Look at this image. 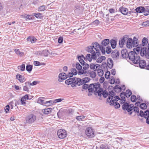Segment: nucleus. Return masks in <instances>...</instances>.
Wrapping results in <instances>:
<instances>
[{"instance_id": "obj_40", "label": "nucleus", "mask_w": 149, "mask_h": 149, "mask_svg": "<svg viewBox=\"0 0 149 149\" xmlns=\"http://www.w3.org/2000/svg\"><path fill=\"white\" fill-rule=\"evenodd\" d=\"M132 94V93L131 91L130 90H127L126 91L125 93V95L126 96V97L128 98Z\"/></svg>"}, {"instance_id": "obj_5", "label": "nucleus", "mask_w": 149, "mask_h": 149, "mask_svg": "<svg viewBox=\"0 0 149 149\" xmlns=\"http://www.w3.org/2000/svg\"><path fill=\"white\" fill-rule=\"evenodd\" d=\"M100 86V84L99 83L92 84L89 86L88 90L89 92L94 91V94H97V92L99 90Z\"/></svg>"}, {"instance_id": "obj_2", "label": "nucleus", "mask_w": 149, "mask_h": 149, "mask_svg": "<svg viewBox=\"0 0 149 149\" xmlns=\"http://www.w3.org/2000/svg\"><path fill=\"white\" fill-rule=\"evenodd\" d=\"M126 42L127 47L129 48H131L132 47H136L138 46V40L135 36L134 37L133 39L131 38H127Z\"/></svg>"}, {"instance_id": "obj_60", "label": "nucleus", "mask_w": 149, "mask_h": 149, "mask_svg": "<svg viewBox=\"0 0 149 149\" xmlns=\"http://www.w3.org/2000/svg\"><path fill=\"white\" fill-rule=\"evenodd\" d=\"M9 109L10 107L8 105H7L5 107L4 109L6 113H7L8 111H9Z\"/></svg>"}, {"instance_id": "obj_34", "label": "nucleus", "mask_w": 149, "mask_h": 149, "mask_svg": "<svg viewBox=\"0 0 149 149\" xmlns=\"http://www.w3.org/2000/svg\"><path fill=\"white\" fill-rule=\"evenodd\" d=\"M97 74L100 77L102 76L104 74L103 71L101 69H98L97 70Z\"/></svg>"}, {"instance_id": "obj_42", "label": "nucleus", "mask_w": 149, "mask_h": 149, "mask_svg": "<svg viewBox=\"0 0 149 149\" xmlns=\"http://www.w3.org/2000/svg\"><path fill=\"white\" fill-rule=\"evenodd\" d=\"M38 82L37 81H34L32 83H29V82H26L25 83V84L28 85V86H30V85L33 86L36 85L37 84Z\"/></svg>"}, {"instance_id": "obj_12", "label": "nucleus", "mask_w": 149, "mask_h": 149, "mask_svg": "<svg viewBox=\"0 0 149 149\" xmlns=\"http://www.w3.org/2000/svg\"><path fill=\"white\" fill-rule=\"evenodd\" d=\"M66 74L64 72L60 73L58 76V81L59 82H62L64 80L66 79L67 78Z\"/></svg>"}, {"instance_id": "obj_21", "label": "nucleus", "mask_w": 149, "mask_h": 149, "mask_svg": "<svg viewBox=\"0 0 149 149\" xmlns=\"http://www.w3.org/2000/svg\"><path fill=\"white\" fill-rule=\"evenodd\" d=\"M119 11L123 15H126L128 14V9L123 7H121L119 8Z\"/></svg>"}, {"instance_id": "obj_39", "label": "nucleus", "mask_w": 149, "mask_h": 149, "mask_svg": "<svg viewBox=\"0 0 149 149\" xmlns=\"http://www.w3.org/2000/svg\"><path fill=\"white\" fill-rule=\"evenodd\" d=\"M140 54L142 56H143L145 55L147 57V53L146 50V49H144V48L141 49L140 51Z\"/></svg>"}, {"instance_id": "obj_36", "label": "nucleus", "mask_w": 149, "mask_h": 149, "mask_svg": "<svg viewBox=\"0 0 149 149\" xmlns=\"http://www.w3.org/2000/svg\"><path fill=\"white\" fill-rule=\"evenodd\" d=\"M33 16H35L37 18L41 19L42 18V14L40 13H33Z\"/></svg>"}, {"instance_id": "obj_7", "label": "nucleus", "mask_w": 149, "mask_h": 149, "mask_svg": "<svg viewBox=\"0 0 149 149\" xmlns=\"http://www.w3.org/2000/svg\"><path fill=\"white\" fill-rule=\"evenodd\" d=\"M115 93L113 91L109 92V97L107 99V102H109L111 100H115L116 99H118L119 100L120 99L119 97L118 96H115Z\"/></svg>"}, {"instance_id": "obj_20", "label": "nucleus", "mask_w": 149, "mask_h": 149, "mask_svg": "<svg viewBox=\"0 0 149 149\" xmlns=\"http://www.w3.org/2000/svg\"><path fill=\"white\" fill-rule=\"evenodd\" d=\"M140 56L137 54L134 57L132 61V62L134 64H138L139 62L140 61Z\"/></svg>"}, {"instance_id": "obj_17", "label": "nucleus", "mask_w": 149, "mask_h": 149, "mask_svg": "<svg viewBox=\"0 0 149 149\" xmlns=\"http://www.w3.org/2000/svg\"><path fill=\"white\" fill-rule=\"evenodd\" d=\"M121 56L123 58H128L129 53L126 49H123L121 52Z\"/></svg>"}, {"instance_id": "obj_11", "label": "nucleus", "mask_w": 149, "mask_h": 149, "mask_svg": "<svg viewBox=\"0 0 149 149\" xmlns=\"http://www.w3.org/2000/svg\"><path fill=\"white\" fill-rule=\"evenodd\" d=\"M90 80V79L88 77H85L83 78L82 79L80 78H78L79 86L82 85L84 83L88 82Z\"/></svg>"}, {"instance_id": "obj_16", "label": "nucleus", "mask_w": 149, "mask_h": 149, "mask_svg": "<svg viewBox=\"0 0 149 149\" xmlns=\"http://www.w3.org/2000/svg\"><path fill=\"white\" fill-rule=\"evenodd\" d=\"M119 56V52L118 50H115L112 51L111 53V56L114 59H117Z\"/></svg>"}, {"instance_id": "obj_8", "label": "nucleus", "mask_w": 149, "mask_h": 149, "mask_svg": "<svg viewBox=\"0 0 149 149\" xmlns=\"http://www.w3.org/2000/svg\"><path fill=\"white\" fill-rule=\"evenodd\" d=\"M57 135L59 138L63 139L66 136L67 133L64 130L60 129L57 132Z\"/></svg>"}, {"instance_id": "obj_25", "label": "nucleus", "mask_w": 149, "mask_h": 149, "mask_svg": "<svg viewBox=\"0 0 149 149\" xmlns=\"http://www.w3.org/2000/svg\"><path fill=\"white\" fill-rule=\"evenodd\" d=\"M108 68H112L113 66V62L111 58H109L107 60V63Z\"/></svg>"}, {"instance_id": "obj_55", "label": "nucleus", "mask_w": 149, "mask_h": 149, "mask_svg": "<svg viewBox=\"0 0 149 149\" xmlns=\"http://www.w3.org/2000/svg\"><path fill=\"white\" fill-rule=\"evenodd\" d=\"M149 111L147 110L146 111L144 112V117L145 118H146L147 117H148V116H149Z\"/></svg>"}, {"instance_id": "obj_56", "label": "nucleus", "mask_w": 149, "mask_h": 149, "mask_svg": "<svg viewBox=\"0 0 149 149\" xmlns=\"http://www.w3.org/2000/svg\"><path fill=\"white\" fill-rule=\"evenodd\" d=\"M109 81L111 84H114L115 82L114 77H112Z\"/></svg>"}, {"instance_id": "obj_51", "label": "nucleus", "mask_w": 149, "mask_h": 149, "mask_svg": "<svg viewBox=\"0 0 149 149\" xmlns=\"http://www.w3.org/2000/svg\"><path fill=\"white\" fill-rule=\"evenodd\" d=\"M142 26H149V21L147 20L143 22Z\"/></svg>"}, {"instance_id": "obj_24", "label": "nucleus", "mask_w": 149, "mask_h": 149, "mask_svg": "<svg viewBox=\"0 0 149 149\" xmlns=\"http://www.w3.org/2000/svg\"><path fill=\"white\" fill-rule=\"evenodd\" d=\"M78 58L80 63L82 65H84V63L85 62L83 59H85V58L83 55H81L80 56H79L78 57Z\"/></svg>"}, {"instance_id": "obj_30", "label": "nucleus", "mask_w": 149, "mask_h": 149, "mask_svg": "<svg viewBox=\"0 0 149 149\" xmlns=\"http://www.w3.org/2000/svg\"><path fill=\"white\" fill-rule=\"evenodd\" d=\"M99 65H95L93 63H91L90 65V67L91 69H93V71H96Z\"/></svg>"}, {"instance_id": "obj_13", "label": "nucleus", "mask_w": 149, "mask_h": 149, "mask_svg": "<svg viewBox=\"0 0 149 149\" xmlns=\"http://www.w3.org/2000/svg\"><path fill=\"white\" fill-rule=\"evenodd\" d=\"M92 54V55H91L90 54H87L86 56V59L88 60L90 62L91 61L92 59L95 60L97 58L95 53L94 52V53Z\"/></svg>"}, {"instance_id": "obj_43", "label": "nucleus", "mask_w": 149, "mask_h": 149, "mask_svg": "<svg viewBox=\"0 0 149 149\" xmlns=\"http://www.w3.org/2000/svg\"><path fill=\"white\" fill-rule=\"evenodd\" d=\"M76 67L79 71H81V70H82V67L80 64L78 63H76Z\"/></svg>"}, {"instance_id": "obj_35", "label": "nucleus", "mask_w": 149, "mask_h": 149, "mask_svg": "<svg viewBox=\"0 0 149 149\" xmlns=\"http://www.w3.org/2000/svg\"><path fill=\"white\" fill-rule=\"evenodd\" d=\"M14 51L16 54L20 56H22L24 55V53L23 52H20L18 49H15L14 50Z\"/></svg>"}, {"instance_id": "obj_49", "label": "nucleus", "mask_w": 149, "mask_h": 149, "mask_svg": "<svg viewBox=\"0 0 149 149\" xmlns=\"http://www.w3.org/2000/svg\"><path fill=\"white\" fill-rule=\"evenodd\" d=\"M101 50V51L102 52V53L103 54H104L105 53V48H103L102 47L100 46V49H99V52H100V53H99V56L101 55L100 54V50Z\"/></svg>"}, {"instance_id": "obj_9", "label": "nucleus", "mask_w": 149, "mask_h": 149, "mask_svg": "<svg viewBox=\"0 0 149 149\" xmlns=\"http://www.w3.org/2000/svg\"><path fill=\"white\" fill-rule=\"evenodd\" d=\"M97 93L99 96H101L102 95H103L105 98L108 95L107 91L106 90L103 91V89L101 88H99Z\"/></svg>"}, {"instance_id": "obj_23", "label": "nucleus", "mask_w": 149, "mask_h": 149, "mask_svg": "<svg viewBox=\"0 0 149 149\" xmlns=\"http://www.w3.org/2000/svg\"><path fill=\"white\" fill-rule=\"evenodd\" d=\"M127 40V38L124 36L122 39H121L119 41V44L120 47H122L123 46L125 43L126 41Z\"/></svg>"}, {"instance_id": "obj_37", "label": "nucleus", "mask_w": 149, "mask_h": 149, "mask_svg": "<svg viewBox=\"0 0 149 149\" xmlns=\"http://www.w3.org/2000/svg\"><path fill=\"white\" fill-rule=\"evenodd\" d=\"M106 57L104 56H101L98 58L97 60V62L98 63H100L102 62L103 60H104Z\"/></svg>"}, {"instance_id": "obj_33", "label": "nucleus", "mask_w": 149, "mask_h": 149, "mask_svg": "<svg viewBox=\"0 0 149 149\" xmlns=\"http://www.w3.org/2000/svg\"><path fill=\"white\" fill-rule=\"evenodd\" d=\"M148 42V39L144 37L142 40V45L143 46L147 45Z\"/></svg>"}, {"instance_id": "obj_62", "label": "nucleus", "mask_w": 149, "mask_h": 149, "mask_svg": "<svg viewBox=\"0 0 149 149\" xmlns=\"http://www.w3.org/2000/svg\"><path fill=\"white\" fill-rule=\"evenodd\" d=\"M84 84V85H83V86H82V87H83L82 88L84 89H86L87 88L88 89L89 86H88V84H86L85 83H84V84Z\"/></svg>"}, {"instance_id": "obj_48", "label": "nucleus", "mask_w": 149, "mask_h": 149, "mask_svg": "<svg viewBox=\"0 0 149 149\" xmlns=\"http://www.w3.org/2000/svg\"><path fill=\"white\" fill-rule=\"evenodd\" d=\"M140 107L142 109H145L147 108L146 104L144 103H142L140 104Z\"/></svg>"}, {"instance_id": "obj_54", "label": "nucleus", "mask_w": 149, "mask_h": 149, "mask_svg": "<svg viewBox=\"0 0 149 149\" xmlns=\"http://www.w3.org/2000/svg\"><path fill=\"white\" fill-rule=\"evenodd\" d=\"M115 91H116L117 89H118V90L119 91H121L122 90L121 87L120 86L118 85H116L114 88Z\"/></svg>"}, {"instance_id": "obj_6", "label": "nucleus", "mask_w": 149, "mask_h": 149, "mask_svg": "<svg viewBox=\"0 0 149 149\" xmlns=\"http://www.w3.org/2000/svg\"><path fill=\"white\" fill-rule=\"evenodd\" d=\"M85 133L89 138H92L95 135V131L92 127L87 128L86 130Z\"/></svg>"}, {"instance_id": "obj_46", "label": "nucleus", "mask_w": 149, "mask_h": 149, "mask_svg": "<svg viewBox=\"0 0 149 149\" xmlns=\"http://www.w3.org/2000/svg\"><path fill=\"white\" fill-rule=\"evenodd\" d=\"M32 69V66L31 65H28L26 66V70L28 72L31 71Z\"/></svg>"}, {"instance_id": "obj_19", "label": "nucleus", "mask_w": 149, "mask_h": 149, "mask_svg": "<svg viewBox=\"0 0 149 149\" xmlns=\"http://www.w3.org/2000/svg\"><path fill=\"white\" fill-rule=\"evenodd\" d=\"M138 63H139V67L141 68H144L146 64V61L140 59Z\"/></svg>"}, {"instance_id": "obj_26", "label": "nucleus", "mask_w": 149, "mask_h": 149, "mask_svg": "<svg viewBox=\"0 0 149 149\" xmlns=\"http://www.w3.org/2000/svg\"><path fill=\"white\" fill-rule=\"evenodd\" d=\"M133 105L132 104H129L128 107H127V111L129 113L130 115H131L132 113V110L133 109Z\"/></svg>"}, {"instance_id": "obj_38", "label": "nucleus", "mask_w": 149, "mask_h": 149, "mask_svg": "<svg viewBox=\"0 0 149 149\" xmlns=\"http://www.w3.org/2000/svg\"><path fill=\"white\" fill-rule=\"evenodd\" d=\"M122 104H123L122 105V109L124 110H126V109H127V107H128V106L129 105V104L127 102H124L123 103H122Z\"/></svg>"}, {"instance_id": "obj_28", "label": "nucleus", "mask_w": 149, "mask_h": 149, "mask_svg": "<svg viewBox=\"0 0 149 149\" xmlns=\"http://www.w3.org/2000/svg\"><path fill=\"white\" fill-rule=\"evenodd\" d=\"M101 68L103 69L105 71H106L108 70V65L106 63H103L101 66Z\"/></svg>"}, {"instance_id": "obj_59", "label": "nucleus", "mask_w": 149, "mask_h": 149, "mask_svg": "<svg viewBox=\"0 0 149 149\" xmlns=\"http://www.w3.org/2000/svg\"><path fill=\"white\" fill-rule=\"evenodd\" d=\"M27 85H25V86H24L23 87V90L25 91H26L27 92L29 91V90L27 86Z\"/></svg>"}, {"instance_id": "obj_29", "label": "nucleus", "mask_w": 149, "mask_h": 149, "mask_svg": "<svg viewBox=\"0 0 149 149\" xmlns=\"http://www.w3.org/2000/svg\"><path fill=\"white\" fill-rule=\"evenodd\" d=\"M27 41H29L31 43H33L36 42L37 39L35 37H29L27 38Z\"/></svg>"}, {"instance_id": "obj_4", "label": "nucleus", "mask_w": 149, "mask_h": 149, "mask_svg": "<svg viewBox=\"0 0 149 149\" xmlns=\"http://www.w3.org/2000/svg\"><path fill=\"white\" fill-rule=\"evenodd\" d=\"M36 116L33 114H30L26 116L24 122L25 124H31L36 121Z\"/></svg>"}, {"instance_id": "obj_61", "label": "nucleus", "mask_w": 149, "mask_h": 149, "mask_svg": "<svg viewBox=\"0 0 149 149\" xmlns=\"http://www.w3.org/2000/svg\"><path fill=\"white\" fill-rule=\"evenodd\" d=\"M71 72L74 75H76L77 73V70L75 68L72 69L71 70Z\"/></svg>"}, {"instance_id": "obj_10", "label": "nucleus", "mask_w": 149, "mask_h": 149, "mask_svg": "<svg viewBox=\"0 0 149 149\" xmlns=\"http://www.w3.org/2000/svg\"><path fill=\"white\" fill-rule=\"evenodd\" d=\"M119 100L118 99H116L110 100L109 102L110 105H113L116 109L119 108L120 107V105L119 103L117 102V101Z\"/></svg>"}, {"instance_id": "obj_57", "label": "nucleus", "mask_w": 149, "mask_h": 149, "mask_svg": "<svg viewBox=\"0 0 149 149\" xmlns=\"http://www.w3.org/2000/svg\"><path fill=\"white\" fill-rule=\"evenodd\" d=\"M133 109H134V111L135 112V113H139V108L138 107H133Z\"/></svg>"}, {"instance_id": "obj_58", "label": "nucleus", "mask_w": 149, "mask_h": 149, "mask_svg": "<svg viewBox=\"0 0 149 149\" xmlns=\"http://www.w3.org/2000/svg\"><path fill=\"white\" fill-rule=\"evenodd\" d=\"M26 100L22 97L21 99V104L22 105H25L26 104V103L25 102Z\"/></svg>"}, {"instance_id": "obj_18", "label": "nucleus", "mask_w": 149, "mask_h": 149, "mask_svg": "<svg viewBox=\"0 0 149 149\" xmlns=\"http://www.w3.org/2000/svg\"><path fill=\"white\" fill-rule=\"evenodd\" d=\"M120 98L119 100H120L119 102L120 103L122 104V103H123L125 101V93L124 92H122L120 93Z\"/></svg>"}, {"instance_id": "obj_52", "label": "nucleus", "mask_w": 149, "mask_h": 149, "mask_svg": "<svg viewBox=\"0 0 149 149\" xmlns=\"http://www.w3.org/2000/svg\"><path fill=\"white\" fill-rule=\"evenodd\" d=\"M136 97L135 95H132L131 97V101L133 102H135L136 100Z\"/></svg>"}, {"instance_id": "obj_27", "label": "nucleus", "mask_w": 149, "mask_h": 149, "mask_svg": "<svg viewBox=\"0 0 149 149\" xmlns=\"http://www.w3.org/2000/svg\"><path fill=\"white\" fill-rule=\"evenodd\" d=\"M145 9V8L144 7L141 6L137 8L135 10L137 13H142L144 11Z\"/></svg>"}, {"instance_id": "obj_63", "label": "nucleus", "mask_w": 149, "mask_h": 149, "mask_svg": "<svg viewBox=\"0 0 149 149\" xmlns=\"http://www.w3.org/2000/svg\"><path fill=\"white\" fill-rule=\"evenodd\" d=\"M34 64L35 66H39L42 65L41 63L37 61H34Z\"/></svg>"}, {"instance_id": "obj_41", "label": "nucleus", "mask_w": 149, "mask_h": 149, "mask_svg": "<svg viewBox=\"0 0 149 149\" xmlns=\"http://www.w3.org/2000/svg\"><path fill=\"white\" fill-rule=\"evenodd\" d=\"M96 71H91L90 73V75L91 77L92 78H95L96 76Z\"/></svg>"}, {"instance_id": "obj_32", "label": "nucleus", "mask_w": 149, "mask_h": 149, "mask_svg": "<svg viewBox=\"0 0 149 149\" xmlns=\"http://www.w3.org/2000/svg\"><path fill=\"white\" fill-rule=\"evenodd\" d=\"M110 43L112 47L113 48H115L116 45V42L114 40L112 39L110 41Z\"/></svg>"}, {"instance_id": "obj_14", "label": "nucleus", "mask_w": 149, "mask_h": 149, "mask_svg": "<svg viewBox=\"0 0 149 149\" xmlns=\"http://www.w3.org/2000/svg\"><path fill=\"white\" fill-rule=\"evenodd\" d=\"M83 65L84 66L83 67V69L78 72L79 74H85L87 73L86 70H87L89 68V65L87 63L85 64V63H84V65Z\"/></svg>"}, {"instance_id": "obj_64", "label": "nucleus", "mask_w": 149, "mask_h": 149, "mask_svg": "<svg viewBox=\"0 0 149 149\" xmlns=\"http://www.w3.org/2000/svg\"><path fill=\"white\" fill-rule=\"evenodd\" d=\"M100 22L97 19H96L94 22H93V24L96 25H97L99 24Z\"/></svg>"}, {"instance_id": "obj_50", "label": "nucleus", "mask_w": 149, "mask_h": 149, "mask_svg": "<svg viewBox=\"0 0 149 149\" xmlns=\"http://www.w3.org/2000/svg\"><path fill=\"white\" fill-rule=\"evenodd\" d=\"M85 116H77L76 117V119L80 121V120H84V118H85Z\"/></svg>"}, {"instance_id": "obj_47", "label": "nucleus", "mask_w": 149, "mask_h": 149, "mask_svg": "<svg viewBox=\"0 0 149 149\" xmlns=\"http://www.w3.org/2000/svg\"><path fill=\"white\" fill-rule=\"evenodd\" d=\"M18 69L20 68L21 70L24 71L25 70V65L22 64L21 65L18 66Z\"/></svg>"}, {"instance_id": "obj_15", "label": "nucleus", "mask_w": 149, "mask_h": 149, "mask_svg": "<svg viewBox=\"0 0 149 149\" xmlns=\"http://www.w3.org/2000/svg\"><path fill=\"white\" fill-rule=\"evenodd\" d=\"M136 51H137V53L135 52H134L133 51H131L129 53L128 58L131 61H132L134 57L138 53H139V49H136Z\"/></svg>"}, {"instance_id": "obj_53", "label": "nucleus", "mask_w": 149, "mask_h": 149, "mask_svg": "<svg viewBox=\"0 0 149 149\" xmlns=\"http://www.w3.org/2000/svg\"><path fill=\"white\" fill-rule=\"evenodd\" d=\"M45 10V6H42L39 7L38 8V10L40 11H44Z\"/></svg>"}, {"instance_id": "obj_31", "label": "nucleus", "mask_w": 149, "mask_h": 149, "mask_svg": "<svg viewBox=\"0 0 149 149\" xmlns=\"http://www.w3.org/2000/svg\"><path fill=\"white\" fill-rule=\"evenodd\" d=\"M109 43V40L108 39L104 40L102 42V45L106 46Z\"/></svg>"}, {"instance_id": "obj_1", "label": "nucleus", "mask_w": 149, "mask_h": 149, "mask_svg": "<svg viewBox=\"0 0 149 149\" xmlns=\"http://www.w3.org/2000/svg\"><path fill=\"white\" fill-rule=\"evenodd\" d=\"M100 46L99 44L97 42L92 43L91 46H89L87 47L86 48V51L88 52L91 53V54L95 53V51H94L95 50L96 51V53L97 54V55L99 56V53H100L99 52V49H100Z\"/></svg>"}, {"instance_id": "obj_44", "label": "nucleus", "mask_w": 149, "mask_h": 149, "mask_svg": "<svg viewBox=\"0 0 149 149\" xmlns=\"http://www.w3.org/2000/svg\"><path fill=\"white\" fill-rule=\"evenodd\" d=\"M43 98V97H42ZM38 102L43 105L45 104V102L42 99V97H40L38 98Z\"/></svg>"}, {"instance_id": "obj_22", "label": "nucleus", "mask_w": 149, "mask_h": 149, "mask_svg": "<svg viewBox=\"0 0 149 149\" xmlns=\"http://www.w3.org/2000/svg\"><path fill=\"white\" fill-rule=\"evenodd\" d=\"M16 78L21 83H23L25 81L24 77L20 74H17Z\"/></svg>"}, {"instance_id": "obj_45", "label": "nucleus", "mask_w": 149, "mask_h": 149, "mask_svg": "<svg viewBox=\"0 0 149 149\" xmlns=\"http://www.w3.org/2000/svg\"><path fill=\"white\" fill-rule=\"evenodd\" d=\"M51 110V109L50 108L45 109L43 111V113L45 114H48L50 113Z\"/></svg>"}, {"instance_id": "obj_3", "label": "nucleus", "mask_w": 149, "mask_h": 149, "mask_svg": "<svg viewBox=\"0 0 149 149\" xmlns=\"http://www.w3.org/2000/svg\"><path fill=\"white\" fill-rule=\"evenodd\" d=\"M78 78L74 77L66 80L65 83L68 85H71L72 88L76 87L77 85L79 86Z\"/></svg>"}]
</instances>
